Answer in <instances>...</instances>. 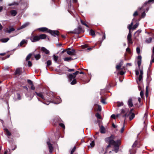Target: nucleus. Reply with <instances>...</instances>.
<instances>
[{
    "instance_id": "15",
    "label": "nucleus",
    "mask_w": 154,
    "mask_h": 154,
    "mask_svg": "<svg viewBox=\"0 0 154 154\" xmlns=\"http://www.w3.org/2000/svg\"><path fill=\"white\" fill-rule=\"evenodd\" d=\"M31 40L33 42H35L38 40V36H35L31 38Z\"/></svg>"
},
{
    "instance_id": "55",
    "label": "nucleus",
    "mask_w": 154,
    "mask_h": 154,
    "mask_svg": "<svg viewBox=\"0 0 154 154\" xmlns=\"http://www.w3.org/2000/svg\"><path fill=\"white\" fill-rule=\"evenodd\" d=\"M124 130V125H123V127L122 128L121 130V132L122 133L123 132Z\"/></svg>"
},
{
    "instance_id": "62",
    "label": "nucleus",
    "mask_w": 154,
    "mask_h": 154,
    "mask_svg": "<svg viewBox=\"0 0 154 154\" xmlns=\"http://www.w3.org/2000/svg\"><path fill=\"white\" fill-rule=\"evenodd\" d=\"M88 45L86 44L83 45L82 46V47L83 48H86L88 47Z\"/></svg>"
},
{
    "instance_id": "31",
    "label": "nucleus",
    "mask_w": 154,
    "mask_h": 154,
    "mask_svg": "<svg viewBox=\"0 0 154 154\" xmlns=\"http://www.w3.org/2000/svg\"><path fill=\"white\" fill-rule=\"evenodd\" d=\"M81 23L84 25H85V26H86L87 27H88V25H87L85 21H83V20H81Z\"/></svg>"
},
{
    "instance_id": "53",
    "label": "nucleus",
    "mask_w": 154,
    "mask_h": 154,
    "mask_svg": "<svg viewBox=\"0 0 154 154\" xmlns=\"http://www.w3.org/2000/svg\"><path fill=\"white\" fill-rule=\"evenodd\" d=\"M138 15V12L137 11H135V12H134V14H133V16L135 17V16H136Z\"/></svg>"
},
{
    "instance_id": "14",
    "label": "nucleus",
    "mask_w": 154,
    "mask_h": 154,
    "mask_svg": "<svg viewBox=\"0 0 154 154\" xmlns=\"http://www.w3.org/2000/svg\"><path fill=\"white\" fill-rule=\"evenodd\" d=\"M141 30H139L135 32L134 34V38L135 39H137V37L139 36L140 33H141Z\"/></svg>"
},
{
    "instance_id": "28",
    "label": "nucleus",
    "mask_w": 154,
    "mask_h": 154,
    "mask_svg": "<svg viewBox=\"0 0 154 154\" xmlns=\"http://www.w3.org/2000/svg\"><path fill=\"white\" fill-rule=\"evenodd\" d=\"M9 39V38H4L2 39V42H7Z\"/></svg>"
},
{
    "instance_id": "39",
    "label": "nucleus",
    "mask_w": 154,
    "mask_h": 154,
    "mask_svg": "<svg viewBox=\"0 0 154 154\" xmlns=\"http://www.w3.org/2000/svg\"><path fill=\"white\" fill-rule=\"evenodd\" d=\"M26 42V41L24 40H22L20 43V45L22 46Z\"/></svg>"
},
{
    "instance_id": "30",
    "label": "nucleus",
    "mask_w": 154,
    "mask_h": 154,
    "mask_svg": "<svg viewBox=\"0 0 154 154\" xmlns=\"http://www.w3.org/2000/svg\"><path fill=\"white\" fill-rule=\"evenodd\" d=\"M47 66H49L51 64V62L50 60H48L46 62Z\"/></svg>"
},
{
    "instance_id": "24",
    "label": "nucleus",
    "mask_w": 154,
    "mask_h": 154,
    "mask_svg": "<svg viewBox=\"0 0 154 154\" xmlns=\"http://www.w3.org/2000/svg\"><path fill=\"white\" fill-rule=\"evenodd\" d=\"M53 57L54 60L56 62H57L58 58V56H56L55 54H54L53 56Z\"/></svg>"
},
{
    "instance_id": "2",
    "label": "nucleus",
    "mask_w": 154,
    "mask_h": 154,
    "mask_svg": "<svg viewBox=\"0 0 154 154\" xmlns=\"http://www.w3.org/2000/svg\"><path fill=\"white\" fill-rule=\"evenodd\" d=\"M134 20V19L130 24L128 25V28L129 30V33L127 36V40L128 43V44H132L133 43V41L132 39V35L131 32V30L132 29V26L133 24V21Z\"/></svg>"
},
{
    "instance_id": "52",
    "label": "nucleus",
    "mask_w": 154,
    "mask_h": 154,
    "mask_svg": "<svg viewBox=\"0 0 154 154\" xmlns=\"http://www.w3.org/2000/svg\"><path fill=\"white\" fill-rule=\"evenodd\" d=\"M137 145V141H136L134 143V144L132 145L133 147H135Z\"/></svg>"
},
{
    "instance_id": "9",
    "label": "nucleus",
    "mask_w": 154,
    "mask_h": 154,
    "mask_svg": "<svg viewBox=\"0 0 154 154\" xmlns=\"http://www.w3.org/2000/svg\"><path fill=\"white\" fill-rule=\"evenodd\" d=\"M47 144L48 146L50 152H52L53 150V147L52 145L50 143L49 141L47 142Z\"/></svg>"
},
{
    "instance_id": "45",
    "label": "nucleus",
    "mask_w": 154,
    "mask_h": 154,
    "mask_svg": "<svg viewBox=\"0 0 154 154\" xmlns=\"http://www.w3.org/2000/svg\"><path fill=\"white\" fill-rule=\"evenodd\" d=\"M90 34L92 35H94V32L92 30H91L90 31Z\"/></svg>"
},
{
    "instance_id": "7",
    "label": "nucleus",
    "mask_w": 154,
    "mask_h": 154,
    "mask_svg": "<svg viewBox=\"0 0 154 154\" xmlns=\"http://www.w3.org/2000/svg\"><path fill=\"white\" fill-rule=\"evenodd\" d=\"M67 53L70 55L72 56L75 54V52L74 50L68 49L67 51Z\"/></svg>"
},
{
    "instance_id": "43",
    "label": "nucleus",
    "mask_w": 154,
    "mask_h": 154,
    "mask_svg": "<svg viewBox=\"0 0 154 154\" xmlns=\"http://www.w3.org/2000/svg\"><path fill=\"white\" fill-rule=\"evenodd\" d=\"M140 95L142 98H143L144 97L143 92V91H141L140 93Z\"/></svg>"
},
{
    "instance_id": "51",
    "label": "nucleus",
    "mask_w": 154,
    "mask_h": 154,
    "mask_svg": "<svg viewBox=\"0 0 154 154\" xmlns=\"http://www.w3.org/2000/svg\"><path fill=\"white\" fill-rule=\"evenodd\" d=\"M97 106L98 107L97 110L98 111H100L101 110V106L99 105H97Z\"/></svg>"
},
{
    "instance_id": "32",
    "label": "nucleus",
    "mask_w": 154,
    "mask_h": 154,
    "mask_svg": "<svg viewBox=\"0 0 154 154\" xmlns=\"http://www.w3.org/2000/svg\"><path fill=\"white\" fill-rule=\"evenodd\" d=\"M95 116H96V117L98 119H101V116L99 113H96V114L95 115Z\"/></svg>"
},
{
    "instance_id": "54",
    "label": "nucleus",
    "mask_w": 154,
    "mask_h": 154,
    "mask_svg": "<svg viewBox=\"0 0 154 154\" xmlns=\"http://www.w3.org/2000/svg\"><path fill=\"white\" fill-rule=\"evenodd\" d=\"M68 71L69 72H71V71H75V69H68Z\"/></svg>"
},
{
    "instance_id": "63",
    "label": "nucleus",
    "mask_w": 154,
    "mask_h": 154,
    "mask_svg": "<svg viewBox=\"0 0 154 154\" xmlns=\"http://www.w3.org/2000/svg\"><path fill=\"white\" fill-rule=\"evenodd\" d=\"M111 117L114 119H115L116 117V116L114 114L112 115L111 116Z\"/></svg>"
},
{
    "instance_id": "57",
    "label": "nucleus",
    "mask_w": 154,
    "mask_h": 154,
    "mask_svg": "<svg viewBox=\"0 0 154 154\" xmlns=\"http://www.w3.org/2000/svg\"><path fill=\"white\" fill-rule=\"evenodd\" d=\"M146 15V14L144 12H143L142 14V17L143 18Z\"/></svg>"
},
{
    "instance_id": "36",
    "label": "nucleus",
    "mask_w": 154,
    "mask_h": 154,
    "mask_svg": "<svg viewBox=\"0 0 154 154\" xmlns=\"http://www.w3.org/2000/svg\"><path fill=\"white\" fill-rule=\"evenodd\" d=\"M76 83V81L75 79H74L71 83L72 85H74Z\"/></svg>"
},
{
    "instance_id": "18",
    "label": "nucleus",
    "mask_w": 154,
    "mask_h": 154,
    "mask_svg": "<svg viewBox=\"0 0 154 154\" xmlns=\"http://www.w3.org/2000/svg\"><path fill=\"white\" fill-rule=\"evenodd\" d=\"M10 13L12 16H15L17 14V12L16 10H12L10 11Z\"/></svg>"
},
{
    "instance_id": "3",
    "label": "nucleus",
    "mask_w": 154,
    "mask_h": 154,
    "mask_svg": "<svg viewBox=\"0 0 154 154\" xmlns=\"http://www.w3.org/2000/svg\"><path fill=\"white\" fill-rule=\"evenodd\" d=\"M133 110V109H131L130 111L126 113L124 115L125 117L126 118L129 116V119L130 120H131L135 116V114L134 113L132 112Z\"/></svg>"
},
{
    "instance_id": "22",
    "label": "nucleus",
    "mask_w": 154,
    "mask_h": 154,
    "mask_svg": "<svg viewBox=\"0 0 154 154\" xmlns=\"http://www.w3.org/2000/svg\"><path fill=\"white\" fill-rule=\"evenodd\" d=\"M139 25V23L138 22H137L132 27L131 29H132L133 30H135L138 27Z\"/></svg>"
},
{
    "instance_id": "60",
    "label": "nucleus",
    "mask_w": 154,
    "mask_h": 154,
    "mask_svg": "<svg viewBox=\"0 0 154 154\" xmlns=\"http://www.w3.org/2000/svg\"><path fill=\"white\" fill-rule=\"evenodd\" d=\"M127 110L126 109L125 110H124V109H122L121 110V113H125V112H127Z\"/></svg>"
},
{
    "instance_id": "41",
    "label": "nucleus",
    "mask_w": 154,
    "mask_h": 154,
    "mask_svg": "<svg viewBox=\"0 0 154 154\" xmlns=\"http://www.w3.org/2000/svg\"><path fill=\"white\" fill-rule=\"evenodd\" d=\"M152 40V38H149L148 39L146 40V42L148 43H150Z\"/></svg>"
},
{
    "instance_id": "40",
    "label": "nucleus",
    "mask_w": 154,
    "mask_h": 154,
    "mask_svg": "<svg viewBox=\"0 0 154 154\" xmlns=\"http://www.w3.org/2000/svg\"><path fill=\"white\" fill-rule=\"evenodd\" d=\"M137 52L138 54L140 53V49L139 47H137L136 48Z\"/></svg>"
},
{
    "instance_id": "35",
    "label": "nucleus",
    "mask_w": 154,
    "mask_h": 154,
    "mask_svg": "<svg viewBox=\"0 0 154 154\" xmlns=\"http://www.w3.org/2000/svg\"><path fill=\"white\" fill-rule=\"evenodd\" d=\"M76 149V147L75 146L72 149V150L71 152V154H73V153L74 152V151H75Z\"/></svg>"
},
{
    "instance_id": "5",
    "label": "nucleus",
    "mask_w": 154,
    "mask_h": 154,
    "mask_svg": "<svg viewBox=\"0 0 154 154\" xmlns=\"http://www.w3.org/2000/svg\"><path fill=\"white\" fill-rule=\"evenodd\" d=\"M79 73V71H76L75 73H73L72 74H69L68 75V77L69 79L71 81L73 79H74L76 77V75Z\"/></svg>"
},
{
    "instance_id": "61",
    "label": "nucleus",
    "mask_w": 154,
    "mask_h": 154,
    "mask_svg": "<svg viewBox=\"0 0 154 154\" xmlns=\"http://www.w3.org/2000/svg\"><path fill=\"white\" fill-rule=\"evenodd\" d=\"M141 58H142V57H141V56H139L138 57L137 59H138V60H141Z\"/></svg>"
},
{
    "instance_id": "49",
    "label": "nucleus",
    "mask_w": 154,
    "mask_h": 154,
    "mask_svg": "<svg viewBox=\"0 0 154 154\" xmlns=\"http://www.w3.org/2000/svg\"><path fill=\"white\" fill-rule=\"evenodd\" d=\"M59 125L60 126L62 127V128H63L64 129H65V126L63 124V123H60L59 124Z\"/></svg>"
},
{
    "instance_id": "26",
    "label": "nucleus",
    "mask_w": 154,
    "mask_h": 154,
    "mask_svg": "<svg viewBox=\"0 0 154 154\" xmlns=\"http://www.w3.org/2000/svg\"><path fill=\"white\" fill-rule=\"evenodd\" d=\"M15 30V29L13 28H11L7 30V32L8 33H10L14 31Z\"/></svg>"
},
{
    "instance_id": "64",
    "label": "nucleus",
    "mask_w": 154,
    "mask_h": 154,
    "mask_svg": "<svg viewBox=\"0 0 154 154\" xmlns=\"http://www.w3.org/2000/svg\"><path fill=\"white\" fill-rule=\"evenodd\" d=\"M135 72H136V75H138L139 74V72L138 70H136L135 71Z\"/></svg>"
},
{
    "instance_id": "46",
    "label": "nucleus",
    "mask_w": 154,
    "mask_h": 154,
    "mask_svg": "<svg viewBox=\"0 0 154 154\" xmlns=\"http://www.w3.org/2000/svg\"><path fill=\"white\" fill-rule=\"evenodd\" d=\"M148 88L147 87H146V97L148 96Z\"/></svg>"
},
{
    "instance_id": "27",
    "label": "nucleus",
    "mask_w": 154,
    "mask_h": 154,
    "mask_svg": "<svg viewBox=\"0 0 154 154\" xmlns=\"http://www.w3.org/2000/svg\"><path fill=\"white\" fill-rule=\"evenodd\" d=\"M101 102L103 104H106V103L105 102V99L103 97H101Z\"/></svg>"
},
{
    "instance_id": "12",
    "label": "nucleus",
    "mask_w": 154,
    "mask_h": 154,
    "mask_svg": "<svg viewBox=\"0 0 154 154\" xmlns=\"http://www.w3.org/2000/svg\"><path fill=\"white\" fill-rule=\"evenodd\" d=\"M41 51L43 53H45L46 54H48L50 53L48 50L44 47L41 48Z\"/></svg>"
},
{
    "instance_id": "38",
    "label": "nucleus",
    "mask_w": 154,
    "mask_h": 154,
    "mask_svg": "<svg viewBox=\"0 0 154 154\" xmlns=\"http://www.w3.org/2000/svg\"><path fill=\"white\" fill-rule=\"evenodd\" d=\"M141 60H138L137 61V64L139 66V67L140 68V66L141 64Z\"/></svg>"
},
{
    "instance_id": "23",
    "label": "nucleus",
    "mask_w": 154,
    "mask_h": 154,
    "mask_svg": "<svg viewBox=\"0 0 154 154\" xmlns=\"http://www.w3.org/2000/svg\"><path fill=\"white\" fill-rule=\"evenodd\" d=\"M32 56V54L31 53L29 54L26 57V61H29V60L30 59V58H31V56Z\"/></svg>"
},
{
    "instance_id": "4",
    "label": "nucleus",
    "mask_w": 154,
    "mask_h": 154,
    "mask_svg": "<svg viewBox=\"0 0 154 154\" xmlns=\"http://www.w3.org/2000/svg\"><path fill=\"white\" fill-rule=\"evenodd\" d=\"M39 97H40L42 99V100H41V101L47 105H48L50 103V101H47V100H46L43 94L42 93H39Z\"/></svg>"
},
{
    "instance_id": "13",
    "label": "nucleus",
    "mask_w": 154,
    "mask_h": 154,
    "mask_svg": "<svg viewBox=\"0 0 154 154\" xmlns=\"http://www.w3.org/2000/svg\"><path fill=\"white\" fill-rule=\"evenodd\" d=\"M5 131L6 135L8 136V138H10V137L11 135V133L9 131L7 128H4V129Z\"/></svg>"
},
{
    "instance_id": "44",
    "label": "nucleus",
    "mask_w": 154,
    "mask_h": 154,
    "mask_svg": "<svg viewBox=\"0 0 154 154\" xmlns=\"http://www.w3.org/2000/svg\"><path fill=\"white\" fill-rule=\"evenodd\" d=\"M17 98L18 100H20L21 99V96L19 93H17Z\"/></svg>"
},
{
    "instance_id": "25",
    "label": "nucleus",
    "mask_w": 154,
    "mask_h": 154,
    "mask_svg": "<svg viewBox=\"0 0 154 154\" xmlns=\"http://www.w3.org/2000/svg\"><path fill=\"white\" fill-rule=\"evenodd\" d=\"M72 59L71 57H66L64 58V60L66 61H69Z\"/></svg>"
},
{
    "instance_id": "29",
    "label": "nucleus",
    "mask_w": 154,
    "mask_h": 154,
    "mask_svg": "<svg viewBox=\"0 0 154 154\" xmlns=\"http://www.w3.org/2000/svg\"><path fill=\"white\" fill-rule=\"evenodd\" d=\"M18 5H19V3H18L14 2V3H11V4H9V6H11L14 5H16V6H17Z\"/></svg>"
},
{
    "instance_id": "56",
    "label": "nucleus",
    "mask_w": 154,
    "mask_h": 154,
    "mask_svg": "<svg viewBox=\"0 0 154 154\" xmlns=\"http://www.w3.org/2000/svg\"><path fill=\"white\" fill-rule=\"evenodd\" d=\"M126 51L128 52V53H130L131 52L130 49L129 48H128L126 49Z\"/></svg>"
},
{
    "instance_id": "47",
    "label": "nucleus",
    "mask_w": 154,
    "mask_h": 154,
    "mask_svg": "<svg viewBox=\"0 0 154 154\" xmlns=\"http://www.w3.org/2000/svg\"><path fill=\"white\" fill-rule=\"evenodd\" d=\"M102 33L103 35L102 39V40H103L104 39H105L106 38V35H105V33L102 32Z\"/></svg>"
},
{
    "instance_id": "58",
    "label": "nucleus",
    "mask_w": 154,
    "mask_h": 154,
    "mask_svg": "<svg viewBox=\"0 0 154 154\" xmlns=\"http://www.w3.org/2000/svg\"><path fill=\"white\" fill-rule=\"evenodd\" d=\"M10 56V55H7V57H5V58H2V60H5V59H6V58H9Z\"/></svg>"
},
{
    "instance_id": "48",
    "label": "nucleus",
    "mask_w": 154,
    "mask_h": 154,
    "mask_svg": "<svg viewBox=\"0 0 154 154\" xmlns=\"http://www.w3.org/2000/svg\"><path fill=\"white\" fill-rule=\"evenodd\" d=\"M142 78H143V77H142V75H140L139 76V77H138V79H139V80L140 81L142 79Z\"/></svg>"
},
{
    "instance_id": "50",
    "label": "nucleus",
    "mask_w": 154,
    "mask_h": 154,
    "mask_svg": "<svg viewBox=\"0 0 154 154\" xmlns=\"http://www.w3.org/2000/svg\"><path fill=\"white\" fill-rule=\"evenodd\" d=\"M90 145L92 147H93L94 146V141H92L90 143Z\"/></svg>"
},
{
    "instance_id": "21",
    "label": "nucleus",
    "mask_w": 154,
    "mask_h": 154,
    "mask_svg": "<svg viewBox=\"0 0 154 154\" xmlns=\"http://www.w3.org/2000/svg\"><path fill=\"white\" fill-rule=\"evenodd\" d=\"M100 132L102 133H105V129L103 126H101L100 128Z\"/></svg>"
},
{
    "instance_id": "17",
    "label": "nucleus",
    "mask_w": 154,
    "mask_h": 154,
    "mask_svg": "<svg viewBox=\"0 0 154 154\" xmlns=\"http://www.w3.org/2000/svg\"><path fill=\"white\" fill-rule=\"evenodd\" d=\"M28 24H29L28 23H26L24 24L21 26L20 27L18 28L17 29V30H20V29H22L26 27L27 26H28Z\"/></svg>"
},
{
    "instance_id": "37",
    "label": "nucleus",
    "mask_w": 154,
    "mask_h": 154,
    "mask_svg": "<svg viewBox=\"0 0 154 154\" xmlns=\"http://www.w3.org/2000/svg\"><path fill=\"white\" fill-rule=\"evenodd\" d=\"M121 66L122 65L120 64L117 65L116 67V69H120V67H121Z\"/></svg>"
},
{
    "instance_id": "20",
    "label": "nucleus",
    "mask_w": 154,
    "mask_h": 154,
    "mask_svg": "<svg viewBox=\"0 0 154 154\" xmlns=\"http://www.w3.org/2000/svg\"><path fill=\"white\" fill-rule=\"evenodd\" d=\"M49 30H48V29H47L45 27H42V28H39V31H40L42 32H45V31H47L48 32V31Z\"/></svg>"
},
{
    "instance_id": "34",
    "label": "nucleus",
    "mask_w": 154,
    "mask_h": 154,
    "mask_svg": "<svg viewBox=\"0 0 154 154\" xmlns=\"http://www.w3.org/2000/svg\"><path fill=\"white\" fill-rule=\"evenodd\" d=\"M117 103V106L118 107L120 106L123 105V103L122 102H118Z\"/></svg>"
},
{
    "instance_id": "11",
    "label": "nucleus",
    "mask_w": 154,
    "mask_h": 154,
    "mask_svg": "<svg viewBox=\"0 0 154 154\" xmlns=\"http://www.w3.org/2000/svg\"><path fill=\"white\" fill-rule=\"evenodd\" d=\"M133 99L132 98H129L128 101V104L129 107H132L133 106Z\"/></svg>"
},
{
    "instance_id": "1",
    "label": "nucleus",
    "mask_w": 154,
    "mask_h": 154,
    "mask_svg": "<svg viewBox=\"0 0 154 154\" xmlns=\"http://www.w3.org/2000/svg\"><path fill=\"white\" fill-rule=\"evenodd\" d=\"M115 138V136L112 134L110 137L105 139V142L109 144L106 148V152H107L108 149L111 147V145H113L114 147V149L113 151H114L116 153L118 152L119 149V146L121 143V141L120 140L115 141L114 140Z\"/></svg>"
},
{
    "instance_id": "8",
    "label": "nucleus",
    "mask_w": 154,
    "mask_h": 154,
    "mask_svg": "<svg viewBox=\"0 0 154 154\" xmlns=\"http://www.w3.org/2000/svg\"><path fill=\"white\" fill-rule=\"evenodd\" d=\"M48 32L50 33L51 35L55 36L57 35V36L59 35V32L57 30H49L48 31Z\"/></svg>"
},
{
    "instance_id": "59",
    "label": "nucleus",
    "mask_w": 154,
    "mask_h": 154,
    "mask_svg": "<svg viewBox=\"0 0 154 154\" xmlns=\"http://www.w3.org/2000/svg\"><path fill=\"white\" fill-rule=\"evenodd\" d=\"M125 73V72L122 71H121L120 72V74L122 75H123Z\"/></svg>"
},
{
    "instance_id": "10",
    "label": "nucleus",
    "mask_w": 154,
    "mask_h": 154,
    "mask_svg": "<svg viewBox=\"0 0 154 154\" xmlns=\"http://www.w3.org/2000/svg\"><path fill=\"white\" fill-rule=\"evenodd\" d=\"M27 82L31 86L30 88L31 90H34L35 89V87L33 85V82H32L29 79H28L27 80Z\"/></svg>"
},
{
    "instance_id": "19",
    "label": "nucleus",
    "mask_w": 154,
    "mask_h": 154,
    "mask_svg": "<svg viewBox=\"0 0 154 154\" xmlns=\"http://www.w3.org/2000/svg\"><path fill=\"white\" fill-rule=\"evenodd\" d=\"M47 37L46 35L45 34H42L39 35V39H44L46 38Z\"/></svg>"
},
{
    "instance_id": "6",
    "label": "nucleus",
    "mask_w": 154,
    "mask_h": 154,
    "mask_svg": "<svg viewBox=\"0 0 154 154\" xmlns=\"http://www.w3.org/2000/svg\"><path fill=\"white\" fill-rule=\"evenodd\" d=\"M32 56L33 55L35 58L36 60H38V49L37 48L32 53Z\"/></svg>"
},
{
    "instance_id": "42",
    "label": "nucleus",
    "mask_w": 154,
    "mask_h": 154,
    "mask_svg": "<svg viewBox=\"0 0 154 154\" xmlns=\"http://www.w3.org/2000/svg\"><path fill=\"white\" fill-rule=\"evenodd\" d=\"M28 66L29 67L32 66V63L30 61H28Z\"/></svg>"
},
{
    "instance_id": "16",
    "label": "nucleus",
    "mask_w": 154,
    "mask_h": 154,
    "mask_svg": "<svg viewBox=\"0 0 154 154\" xmlns=\"http://www.w3.org/2000/svg\"><path fill=\"white\" fill-rule=\"evenodd\" d=\"M21 73V70L20 68H17L15 71L14 74L15 75H20Z\"/></svg>"
},
{
    "instance_id": "33",
    "label": "nucleus",
    "mask_w": 154,
    "mask_h": 154,
    "mask_svg": "<svg viewBox=\"0 0 154 154\" xmlns=\"http://www.w3.org/2000/svg\"><path fill=\"white\" fill-rule=\"evenodd\" d=\"M153 3L154 2V0H149L148 2H146L145 3L143 6L145 5L146 4H147V3Z\"/></svg>"
}]
</instances>
